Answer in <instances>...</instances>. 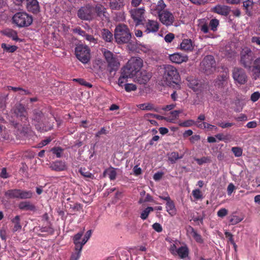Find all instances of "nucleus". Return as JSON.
Segmentation results:
<instances>
[{"mask_svg": "<svg viewBox=\"0 0 260 260\" xmlns=\"http://www.w3.org/2000/svg\"><path fill=\"white\" fill-rule=\"evenodd\" d=\"M180 77L178 70L173 66L167 64L164 68V74L161 80L163 85L172 86L175 84L177 88L180 89L179 82Z\"/></svg>", "mask_w": 260, "mask_h": 260, "instance_id": "1", "label": "nucleus"}, {"mask_svg": "<svg viewBox=\"0 0 260 260\" xmlns=\"http://www.w3.org/2000/svg\"><path fill=\"white\" fill-rule=\"evenodd\" d=\"M114 38L118 44L128 43L131 38V34L127 26L120 24L116 26L115 29Z\"/></svg>", "mask_w": 260, "mask_h": 260, "instance_id": "2", "label": "nucleus"}, {"mask_svg": "<svg viewBox=\"0 0 260 260\" xmlns=\"http://www.w3.org/2000/svg\"><path fill=\"white\" fill-rule=\"evenodd\" d=\"M13 22L20 28L30 26L33 21L31 15L25 12H17L12 18Z\"/></svg>", "mask_w": 260, "mask_h": 260, "instance_id": "3", "label": "nucleus"}, {"mask_svg": "<svg viewBox=\"0 0 260 260\" xmlns=\"http://www.w3.org/2000/svg\"><path fill=\"white\" fill-rule=\"evenodd\" d=\"M216 69V62L212 55L206 56L200 63V70L208 75L214 72Z\"/></svg>", "mask_w": 260, "mask_h": 260, "instance_id": "4", "label": "nucleus"}, {"mask_svg": "<svg viewBox=\"0 0 260 260\" xmlns=\"http://www.w3.org/2000/svg\"><path fill=\"white\" fill-rule=\"evenodd\" d=\"M78 17L82 20L91 21L96 18L94 7L90 4L81 7L77 12Z\"/></svg>", "mask_w": 260, "mask_h": 260, "instance_id": "5", "label": "nucleus"}, {"mask_svg": "<svg viewBox=\"0 0 260 260\" xmlns=\"http://www.w3.org/2000/svg\"><path fill=\"white\" fill-rule=\"evenodd\" d=\"M5 194L9 199H28L32 197L33 192L30 190L12 189L7 190Z\"/></svg>", "mask_w": 260, "mask_h": 260, "instance_id": "6", "label": "nucleus"}, {"mask_svg": "<svg viewBox=\"0 0 260 260\" xmlns=\"http://www.w3.org/2000/svg\"><path fill=\"white\" fill-rule=\"evenodd\" d=\"M253 57V53L251 50L245 47L241 51L240 62L245 69H250Z\"/></svg>", "mask_w": 260, "mask_h": 260, "instance_id": "7", "label": "nucleus"}, {"mask_svg": "<svg viewBox=\"0 0 260 260\" xmlns=\"http://www.w3.org/2000/svg\"><path fill=\"white\" fill-rule=\"evenodd\" d=\"M102 51L108 67L112 70H117L120 66V62L117 56L105 48L102 49Z\"/></svg>", "mask_w": 260, "mask_h": 260, "instance_id": "8", "label": "nucleus"}, {"mask_svg": "<svg viewBox=\"0 0 260 260\" xmlns=\"http://www.w3.org/2000/svg\"><path fill=\"white\" fill-rule=\"evenodd\" d=\"M229 75L228 71H224L219 75L215 80L214 85L221 92H226L228 91V82Z\"/></svg>", "mask_w": 260, "mask_h": 260, "instance_id": "9", "label": "nucleus"}, {"mask_svg": "<svg viewBox=\"0 0 260 260\" xmlns=\"http://www.w3.org/2000/svg\"><path fill=\"white\" fill-rule=\"evenodd\" d=\"M77 58L82 63H86L90 59V50L88 46L78 45L75 48Z\"/></svg>", "mask_w": 260, "mask_h": 260, "instance_id": "10", "label": "nucleus"}, {"mask_svg": "<svg viewBox=\"0 0 260 260\" xmlns=\"http://www.w3.org/2000/svg\"><path fill=\"white\" fill-rule=\"evenodd\" d=\"M232 77L236 84L244 85L248 80L245 71L239 67H235L232 70Z\"/></svg>", "mask_w": 260, "mask_h": 260, "instance_id": "11", "label": "nucleus"}, {"mask_svg": "<svg viewBox=\"0 0 260 260\" xmlns=\"http://www.w3.org/2000/svg\"><path fill=\"white\" fill-rule=\"evenodd\" d=\"M145 10L144 7L134 8L129 11L131 18L133 19L136 25L142 24L144 20Z\"/></svg>", "mask_w": 260, "mask_h": 260, "instance_id": "12", "label": "nucleus"}, {"mask_svg": "<svg viewBox=\"0 0 260 260\" xmlns=\"http://www.w3.org/2000/svg\"><path fill=\"white\" fill-rule=\"evenodd\" d=\"M13 111V116L12 117V119H9L10 122L13 124H16V122L15 121V117L20 118L21 120L23 119L26 120V112L25 108L22 105L19 104L16 106Z\"/></svg>", "mask_w": 260, "mask_h": 260, "instance_id": "13", "label": "nucleus"}, {"mask_svg": "<svg viewBox=\"0 0 260 260\" xmlns=\"http://www.w3.org/2000/svg\"><path fill=\"white\" fill-rule=\"evenodd\" d=\"M158 17L161 22L166 26L172 25L174 21V17L173 14L167 10L161 13Z\"/></svg>", "mask_w": 260, "mask_h": 260, "instance_id": "14", "label": "nucleus"}, {"mask_svg": "<svg viewBox=\"0 0 260 260\" xmlns=\"http://www.w3.org/2000/svg\"><path fill=\"white\" fill-rule=\"evenodd\" d=\"M251 72L252 78L256 80L260 78V57H258L253 61L251 68L248 69Z\"/></svg>", "mask_w": 260, "mask_h": 260, "instance_id": "15", "label": "nucleus"}, {"mask_svg": "<svg viewBox=\"0 0 260 260\" xmlns=\"http://www.w3.org/2000/svg\"><path fill=\"white\" fill-rule=\"evenodd\" d=\"M128 66L131 67L137 73L143 66V60L138 57H132L128 61Z\"/></svg>", "mask_w": 260, "mask_h": 260, "instance_id": "16", "label": "nucleus"}, {"mask_svg": "<svg viewBox=\"0 0 260 260\" xmlns=\"http://www.w3.org/2000/svg\"><path fill=\"white\" fill-rule=\"evenodd\" d=\"M93 7L96 17H99L102 20L108 18V13L107 12L106 8L103 5L101 4H97Z\"/></svg>", "mask_w": 260, "mask_h": 260, "instance_id": "17", "label": "nucleus"}, {"mask_svg": "<svg viewBox=\"0 0 260 260\" xmlns=\"http://www.w3.org/2000/svg\"><path fill=\"white\" fill-rule=\"evenodd\" d=\"M26 8L28 11L37 14L40 11L39 2L37 0H26Z\"/></svg>", "mask_w": 260, "mask_h": 260, "instance_id": "18", "label": "nucleus"}, {"mask_svg": "<svg viewBox=\"0 0 260 260\" xmlns=\"http://www.w3.org/2000/svg\"><path fill=\"white\" fill-rule=\"evenodd\" d=\"M43 117V114L41 112H38L35 114L33 120L36 128L41 132L47 131L51 129V127L47 128L46 127L42 126L40 123Z\"/></svg>", "mask_w": 260, "mask_h": 260, "instance_id": "19", "label": "nucleus"}, {"mask_svg": "<svg viewBox=\"0 0 260 260\" xmlns=\"http://www.w3.org/2000/svg\"><path fill=\"white\" fill-rule=\"evenodd\" d=\"M159 27L158 22L156 20L148 19L145 24V31L147 33L156 32Z\"/></svg>", "mask_w": 260, "mask_h": 260, "instance_id": "20", "label": "nucleus"}, {"mask_svg": "<svg viewBox=\"0 0 260 260\" xmlns=\"http://www.w3.org/2000/svg\"><path fill=\"white\" fill-rule=\"evenodd\" d=\"M166 5L163 0H159L156 5L153 4L151 6V13L153 15L158 14V15L165 10Z\"/></svg>", "mask_w": 260, "mask_h": 260, "instance_id": "21", "label": "nucleus"}, {"mask_svg": "<svg viewBox=\"0 0 260 260\" xmlns=\"http://www.w3.org/2000/svg\"><path fill=\"white\" fill-rule=\"evenodd\" d=\"M50 168L55 171H63L67 169V166L64 161L56 160L51 163Z\"/></svg>", "mask_w": 260, "mask_h": 260, "instance_id": "22", "label": "nucleus"}, {"mask_svg": "<svg viewBox=\"0 0 260 260\" xmlns=\"http://www.w3.org/2000/svg\"><path fill=\"white\" fill-rule=\"evenodd\" d=\"M170 60L175 63L180 64L183 62H186L188 60L187 56L182 55V54L176 53L169 55Z\"/></svg>", "mask_w": 260, "mask_h": 260, "instance_id": "23", "label": "nucleus"}, {"mask_svg": "<svg viewBox=\"0 0 260 260\" xmlns=\"http://www.w3.org/2000/svg\"><path fill=\"white\" fill-rule=\"evenodd\" d=\"M213 10L218 14L226 16L230 12V8L227 6L218 5L213 8Z\"/></svg>", "mask_w": 260, "mask_h": 260, "instance_id": "24", "label": "nucleus"}, {"mask_svg": "<svg viewBox=\"0 0 260 260\" xmlns=\"http://www.w3.org/2000/svg\"><path fill=\"white\" fill-rule=\"evenodd\" d=\"M180 49L184 51H192L193 49L192 41L190 39H184L180 44Z\"/></svg>", "mask_w": 260, "mask_h": 260, "instance_id": "25", "label": "nucleus"}, {"mask_svg": "<svg viewBox=\"0 0 260 260\" xmlns=\"http://www.w3.org/2000/svg\"><path fill=\"white\" fill-rule=\"evenodd\" d=\"M187 232L188 234L191 236L197 242L199 243H202L203 240L200 235L197 233V232L194 230L191 226H189L187 229Z\"/></svg>", "mask_w": 260, "mask_h": 260, "instance_id": "26", "label": "nucleus"}, {"mask_svg": "<svg viewBox=\"0 0 260 260\" xmlns=\"http://www.w3.org/2000/svg\"><path fill=\"white\" fill-rule=\"evenodd\" d=\"M121 73L129 78H133L137 74L131 67L128 66V62L121 69Z\"/></svg>", "mask_w": 260, "mask_h": 260, "instance_id": "27", "label": "nucleus"}, {"mask_svg": "<svg viewBox=\"0 0 260 260\" xmlns=\"http://www.w3.org/2000/svg\"><path fill=\"white\" fill-rule=\"evenodd\" d=\"M166 211L170 216H173L176 214L177 210L172 200H170L166 203Z\"/></svg>", "mask_w": 260, "mask_h": 260, "instance_id": "28", "label": "nucleus"}, {"mask_svg": "<svg viewBox=\"0 0 260 260\" xmlns=\"http://www.w3.org/2000/svg\"><path fill=\"white\" fill-rule=\"evenodd\" d=\"M198 25L200 30L204 34L208 33L209 32V24L207 19L205 18L200 19L198 20Z\"/></svg>", "mask_w": 260, "mask_h": 260, "instance_id": "29", "label": "nucleus"}, {"mask_svg": "<svg viewBox=\"0 0 260 260\" xmlns=\"http://www.w3.org/2000/svg\"><path fill=\"white\" fill-rule=\"evenodd\" d=\"M182 110H174L170 112V115L167 117V121L175 123L176 119L179 117L180 113H182Z\"/></svg>", "mask_w": 260, "mask_h": 260, "instance_id": "30", "label": "nucleus"}, {"mask_svg": "<svg viewBox=\"0 0 260 260\" xmlns=\"http://www.w3.org/2000/svg\"><path fill=\"white\" fill-rule=\"evenodd\" d=\"M166 240L170 243H171V245L169 248V250L171 253L173 255H176V252L177 251V246L179 245V241L177 240H173L170 238H167Z\"/></svg>", "mask_w": 260, "mask_h": 260, "instance_id": "31", "label": "nucleus"}, {"mask_svg": "<svg viewBox=\"0 0 260 260\" xmlns=\"http://www.w3.org/2000/svg\"><path fill=\"white\" fill-rule=\"evenodd\" d=\"M18 207L19 209L25 210L34 211L35 210V206L29 201L21 202L19 203Z\"/></svg>", "mask_w": 260, "mask_h": 260, "instance_id": "32", "label": "nucleus"}, {"mask_svg": "<svg viewBox=\"0 0 260 260\" xmlns=\"http://www.w3.org/2000/svg\"><path fill=\"white\" fill-rule=\"evenodd\" d=\"M177 255L181 258H184L187 257L188 255V249L187 246H181L178 248L175 255Z\"/></svg>", "mask_w": 260, "mask_h": 260, "instance_id": "33", "label": "nucleus"}, {"mask_svg": "<svg viewBox=\"0 0 260 260\" xmlns=\"http://www.w3.org/2000/svg\"><path fill=\"white\" fill-rule=\"evenodd\" d=\"M124 4L122 0H112L110 2L109 6L112 10H119Z\"/></svg>", "mask_w": 260, "mask_h": 260, "instance_id": "34", "label": "nucleus"}, {"mask_svg": "<svg viewBox=\"0 0 260 260\" xmlns=\"http://www.w3.org/2000/svg\"><path fill=\"white\" fill-rule=\"evenodd\" d=\"M102 37L107 42H111L113 40V34L107 29L102 30Z\"/></svg>", "mask_w": 260, "mask_h": 260, "instance_id": "35", "label": "nucleus"}, {"mask_svg": "<svg viewBox=\"0 0 260 260\" xmlns=\"http://www.w3.org/2000/svg\"><path fill=\"white\" fill-rule=\"evenodd\" d=\"M151 75L145 71L142 72L139 77V81L141 84H146L150 79Z\"/></svg>", "mask_w": 260, "mask_h": 260, "instance_id": "36", "label": "nucleus"}, {"mask_svg": "<svg viewBox=\"0 0 260 260\" xmlns=\"http://www.w3.org/2000/svg\"><path fill=\"white\" fill-rule=\"evenodd\" d=\"M20 216L19 215L16 216L12 219V222L14 224L13 229V232H17L21 230L22 226L20 224Z\"/></svg>", "mask_w": 260, "mask_h": 260, "instance_id": "37", "label": "nucleus"}, {"mask_svg": "<svg viewBox=\"0 0 260 260\" xmlns=\"http://www.w3.org/2000/svg\"><path fill=\"white\" fill-rule=\"evenodd\" d=\"M104 174L105 175L107 174L111 180H113L116 178V172L115 169L113 168H110L107 169L104 172Z\"/></svg>", "mask_w": 260, "mask_h": 260, "instance_id": "38", "label": "nucleus"}, {"mask_svg": "<svg viewBox=\"0 0 260 260\" xmlns=\"http://www.w3.org/2000/svg\"><path fill=\"white\" fill-rule=\"evenodd\" d=\"M183 155H181V156L179 155V154L177 152H172L169 155V160L172 163H175L177 160L178 159H181L183 158Z\"/></svg>", "mask_w": 260, "mask_h": 260, "instance_id": "39", "label": "nucleus"}, {"mask_svg": "<svg viewBox=\"0 0 260 260\" xmlns=\"http://www.w3.org/2000/svg\"><path fill=\"white\" fill-rule=\"evenodd\" d=\"M137 106L142 110L151 111L153 110V105L149 103L139 104Z\"/></svg>", "mask_w": 260, "mask_h": 260, "instance_id": "40", "label": "nucleus"}, {"mask_svg": "<svg viewBox=\"0 0 260 260\" xmlns=\"http://www.w3.org/2000/svg\"><path fill=\"white\" fill-rule=\"evenodd\" d=\"M2 48L6 52H14L17 49V47L15 45H7L5 43L2 44Z\"/></svg>", "mask_w": 260, "mask_h": 260, "instance_id": "41", "label": "nucleus"}, {"mask_svg": "<svg viewBox=\"0 0 260 260\" xmlns=\"http://www.w3.org/2000/svg\"><path fill=\"white\" fill-rule=\"evenodd\" d=\"M229 221L232 225L236 224L242 220V218L236 215L235 214H232L229 217Z\"/></svg>", "mask_w": 260, "mask_h": 260, "instance_id": "42", "label": "nucleus"}, {"mask_svg": "<svg viewBox=\"0 0 260 260\" xmlns=\"http://www.w3.org/2000/svg\"><path fill=\"white\" fill-rule=\"evenodd\" d=\"M219 20L217 19H212L210 21L209 26L210 29L213 31H216L217 30V27L219 25Z\"/></svg>", "mask_w": 260, "mask_h": 260, "instance_id": "43", "label": "nucleus"}, {"mask_svg": "<svg viewBox=\"0 0 260 260\" xmlns=\"http://www.w3.org/2000/svg\"><path fill=\"white\" fill-rule=\"evenodd\" d=\"M83 235V233H78L76 235H75L74 237V243L75 245L76 249H78L79 248V245L81 244V242L79 241L81 237Z\"/></svg>", "mask_w": 260, "mask_h": 260, "instance_id": "44", "label": "nucleus"}, {"mask_svg": "<svg viewBox=\"0 0 260 260\" xmlns=\"http://www.w3.org/2000/svg\"><path fill=\"white\" fill-rule=\"evenodd\" d=\"M154 210L153 208L151 207H148L146 208L144 210L142 211L140 217L143 220H145L148 216L150 212L153 211Z\"/></svg>", "mask_w": 260, "mask_h": 260, "instance_id": "45", "label": "nucleus"}, {"mask_svg": "<svg viewBox=\"0 0 260 260\" xmlns=\"http://www.w3.org/2000/svg\"><path fill=\"white\" fill-rule=\"evenodd\" d=\"M6 35L9 38H11L14 41H18L19 40L17 32L14 30L10 29L6 31Z\"/></svg>", "mask_w": 260, "mask_h": 260, "instance_id": "46", "label": "nucleus"}, {"mask_svg": "<svg viewBox=\"0 0 260 260\" xmlns=\"http://www.w3.org/2000/svg\"><path fill=\"white\" fill-rule=\"evenodd\" d=\"M129 78L127 77H126L123 73L121 72V75L119 77L118 81V84L119 86L123 87L124 86V84H126L127 79Z\"/></svg>", "mask_w": 260, "mask_h": 260, "instance_id": "47", "label": "nucleus"}, {"mask_svg": "<svg viewBox=\"0 0 260 260\" xmlns=\"http://www.w3.org/2000/svg\"><path fill=\"white\" fill-rule=\"evenodd\" d=\"M196 160L199 165H202L204 164L209 163L211 161V159L209 157H202L201 158H194Z\"/></svg>", "mask_w": 260, "mask_h": 260, "instance_id": "48", "label": "nucleus"}, {"mask_svg": "<svg viewBox=\"0 0 260 260\" xmlns=\"http://www.w3.org/2000/svg\"><path fill=\"white\" fill-rule=\"evenodd\" d=\"M197 125H198V127H199L201 128H207L208 129H212L214 128L215 130L217 129V127H216L215 126L210 124L208 123L205 122H203L201 124H197Z\"/></svg>", "mask_w": 260, "mask_h": 260, "instance_id": "49", "label": "nucleus"}, {"mask_svg": "<svg viewBox=\"0 0 260 260\" xmlns=\"http://www.w3.org/2000/svg\"><path fill=\"white\" fill-rule=\"evenodd\" d=\"M82 249L80 246L78 249H75V251L72 253L70 260H78L81 255V252Z\"/></svg>", "mask_w": 260, "mask_h": 260, "instance_id": "50", "label": "nucleus"}, {"mask_svg": "<svg viewBox=\"0 0 260 260\" xmlns=\"http://www.w3.org/2000/svg\"><path fill=\"white\" fill-rule=\"evenodd\" d=\"M232 151L234 154L235 157H240L242 156L243 150L239 147H233L232 148Z\"/></svg>", "mask_w": 260, "mask_h": 260, "instance_id": "51", "label": "nucleus"}, {"mask_svg": "<svg viewBox=\"0 0 260 260\" xmlns=\"http://www.w3.org/2000/svg\"><path fill=\"white\" fill-rule=\"evenodd\" d=\"M137 88V86L133 83H127L124 84V89L127 92L135 91Z\"/></svg>", "mask_w": 260, "mask_h": 260, "instance_id": "52", "label": "nucleus"}, {"mask_svg": "<svg viewBox=\"0 0 260 260\" xmlns=\"http://www.w3.org/2000/svg\"><path fill=\"white\" fill-rule=\"evenodd\" d=\"M51 151L52 153L56 155L57 158H60L61 156V154L63 151V149L60 147H55L51 149Z\"/></svg>", "mask_w": 260, "mask_h": 260, "instance_id": "53", "label": "nucleus"}, {"mask_svg": "<svg viewBox=\"0 0 260 260\" xmlns=\"http://www.w3.org/2000/svg\"><path fill=\"white\" fill-rule=\"evenodd\" d=\"M91 235V230L88 231L86 232V233L85 234V235L81 242V244L80 245H79V247L81 246V249H82L83 246L87 242V241L90 238Z\"/></svg>", "mask_w": 260, "mask_h": 260, "instance_id": "54", "label": "nucleus"}, {"mask_svg": "<svg viewBox=\"0 0 260 260\" xmlns=\"http://www.w3.org/2000/svg\"><path fill=\"white\" fill-rule=\"evenodd\" d=\"M192 194L194 198L196 200H199L203 198V195L202 194V192L198 189H196L193 190L192 192Z\"/></svg>", "mask_w": 260, "mask_h": 260, "instance_id": "55", "label": "nucleus"}, {"mask_svg": "<svg viewBox=\"0 0 260 260\" xmlns=\"http://www.w3.org/2000/svg\"><path fill=\"white\" fill-rule=\"evenodd\" d=\"M8 95L0 96V111H3L6 107V101Z\"/></svg>", "mask_w": 260, "mask_h": 260, "instance_id": "56", "label": "nucleus"}, {"mask_svg": "<svg viewBox=\"0 0 260 260\" xmlns=\"http://www.w3.org/2000/svg\"><path fill=\"white\" fill-rule=\"evenodd\" d=\"M228 214V210L224 208H221L217 212V215L220 218L225 217Z\"/></svg>", "mask_w": 260, "mask_h": 260, "instance_id": "57", "label": "nucleus"}, {"mask_svg": "<svg viewBox=\"0 0 260 260\" xmlns=\"http://www.w3.org/2000/svg\"><path fill=\"white\" fill-rule=\"evenodd\" d=\"M8 88L9 90L11 89L14 91H20V93L22 94H27L28 93V91L23 89L22 88H21L20 87H12V86H8Z\"/></svg>", "mask_w": 260, "mask_h": 260, "instance_id": "58", "label": "nucleus"}, {"mask_svg": "<svg viewBox=\"0 0 260 260\" xmlns=\"http://www.w3.org/2000/svg\"><path fill=\"white\" fill-rule=\"evenodd\" d=\"M196 124V122L192 120L185 121L180 124V125L184 127H189L193 125Z\"/></svg>", "mask_w": 260, "mask_h": 260, "instance_id": "59", "label": "nucleus"}, {"mask_svg": "<svg viewBox=\"0 0 260 260\" xmlns=\"http://www.w3.org/2000/svg\"><path fill=\"white\" fill-rule=\"evenodd\" d=\"M174 38L175 35L173 33L170 32L165 36L164 40L167 43H171Z\"/></svg>", "mask_w": 260, "mask_h": 260, "instance_id": "60", "label": "nucleus"}, {"mask_svg": "<svg viewBox=\"0 0 260 260\" xmlns=\"http://www.w3.org/2000/svg\"><path fill=\"white\" fill-rule=\"evenodd\" d=\"M73 32L77 34L80 36L84 37L85 35V31L83 30L80 27H78L73 29Z\"/></svg>", "mask_w": 260, "mask_h": 260, "instance_id": "61", "label": "nucleus"}, {"mask_svg": "<svg viewBox=\"0 0 260 260\" xmlns=\"http://www.w3.org/2000/svg\"><path fill=\"white\" fill-rule=\"evenodd\" d=\"M84 37L85 38V39L88 41V42H89L90 43H92L93 44H95L96 43V40L94 38V37L91 36V35H88V34H87L86 33L85 34V35L84 36Z\"/></svg>", "mask_w": 260, "mask_h": 260, "instance_id": "62", "label": "nucleus"}, {"mask_svg": "<svg viewBox=\"0 0 260 260\" xmlns=\"http://www.w3.org/2000/svg\"><path fill=\"white\" fill-rule=\"evenodd\" d=\"M259 98H260V93L258 91H256L251 94V100L253 102H255L256 101H257L258 100V99Z\"/></svg>", "mask_w": 260, "mask_h": 260, "instance_id": "63", "label": "nucleus"}, {"mask_svg": "<svg viewBox=\"0 0 260 260\" xmlns=\"http://www.w3.org/2000/svg\"><path fill=\"white\" fill-rule=\"evenodd\" d=\"M251 42L253 44L260 46V37L258 36H253L251 39Z\"/></svg>", "mask_w": 260, "mask_h": 260, "instance_id": "64", "label": "nucleus"}]
</instances>
